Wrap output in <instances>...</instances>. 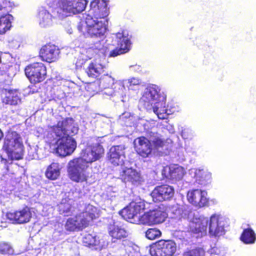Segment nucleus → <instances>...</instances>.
Wrapping results in <instances>:
<instances>
[{"label":"nucleus","mask_w":256,"mask_h":256,"mask_svg":"<svg viewBox=\"0 0 256 256\" xmlns=\"http://www.w3.org/2000/svg\"><path fill=\"white\" fill-rule=\"evenodd\" d=\"M192 172L195 174L196 182L202 186H206L210 181L211 174L203 169H192Z\"/></svg>","instance_id":"30"},{"label":"nucleus","mask_w":256,"mask_h":256,"mask_svg":"<svg viewBox=\"0 0 256 256\" xmlns=\"http://www.w3.org/2000/svg\"><path fill=\"white\" fill-rule=\"evenodd\" d=\"M186 150H188V147L186 146Z\"/></svg>","instance_id":"51"},{"label":"nucleus","mask_w":256,"mask_h":256,"mask_svg":"<svg viewBox=\"0 0 256 256\" xmlns=\"http://www.w3.org/2000/svg\"><path fill=\"white\" fill-rule=\"evenodd\" d=\"M162 235L161 232L158 228H149L146 232V236L149 240H154L160 238Z\"/></svg>","instance_id":"40"},{"label":"nucleus","mask_w":256,"mask_h":256,"mask_svg":"<svg viewBox=\"0 0 256 256\" xmlns=\"http://www.w3.org/2000/svg\"><path fill=\"white\" fill-rule=\"evenodd\" d=\"M68 33L71 34L72 32L70 31V32H68Z\"/></svg>","instance_id":"53"},{"label":"nucleus","mask_w":256,"mask_h":256,"mask_svg":"<svg viewBox=\"0 0 256 256\" xmlns=\"http://www.w3.org/2000/svg\"><path fill=\"white\" fill-rule=\"evenodd\" d=\"M226 224L224 218L220 214H214L209 218H202L190 222L189 229L190 232L196 234L198 237H201L206 235L208 226L210 236L219 237L225 234Z\"/></svg>","instance_id":"3"},{"label":"nucleus","mask_w":256,"mask_h":256,"mask_svg":"<svg viewBox=\"0 0 256 256\" xmlns=\"http://www.w3.org/2000/svg\"><path fill=\"white\" fill-rule=\"evenodd\" d=\"M57 7L68 14H75L83 12L88 3L86 0H55Z\"/></svg>","instance_id":"10"},{"label":"nucleus","mask_w":256,"mask_h":256,"mask_svg":"<svg viewBox=\"0 0 256 256\" xmlns=\"http://www.w3.org/2000/svg\"><path fill=\"white\" fill-rule=\"evenodd\" d=\"M82 242L86 246L94 247L95 250H101L104 246L95 234H86L82 238Z\"/></svg>","instance_id":"29"},{"label":"nucleus","mask_w":256,"mask_h":256,"mask_svg":"<svg viewBox=\"0 0 256 256\" xmlns=\"http://www.w3.org/2000/svg\"><path fill=\"white\" fill-rule=\"evenodd\" d=\"M181 136L186 140H191L194 136V133L190 128H184L182 130Z\"/></svg>","instance_id":"43"},{"label":"nucleus","mask_w":256,"mask_h":256,"mask_svg":"<svg viewBox=\"0 0 256 256\" xmlns=\"http://www.w3.org/2000/svg\"><path fill=\"white\" fill-rule=\"evenodd\" d=\"M104 40L99 41L94 44L93 46L94 49L98 50L99 54H102V56H106L108 50V44H104Z\"/></svg>","instance_id":"39"},{"label":"nucleus","mask_w":256,"mask_h":256,"mask_svg":"<svg viewBox=\"0 0 256 256\" xmlns=\"http://www.w3.org/2000/svg\"><path fill=\"white\" fill-rule=\"evenodd\" d=\"M59 54V48L54 44H46L40 51V56L42 60L48 62L56 61L58 58Z\"/></svg>","instance_id":"21"},{"label":"nucleus","mask_w":256,"mask_h":256,"mask_svg":"<svg viewBox=\"0 0 256 256\" xmlns=\"http://www.w3.org/2000/svg\"><path fill=\"white\" fill-rule=\"evenodd\" d=\"M3 148L8 154H16V158H20L23 150L20 136L16 132H8L4 139Z\"/></svg>","instance_id":"7"},{"label":"nucleus","mask_w":256,"mask_h":256,"mask_svg":"<svg viewBox=\"0 0 256 256\" xmlns=\"http://www.w3.org/2000/svg\"><path fill=\"white\" fill-rule=\"evenodd\" d=\"M104 20L86 16L84 21L80 22L78 29L85 37L101 38L106 32Z\"/></svg>","instance_id":"5"},{"label":"nucleus","mask_w":256,"mask_h":256,"mask_svg":"<svg viewBox=\"0 0 256 256\" xmlns=\"http://www.w3.org/2000/svg\"><path fill=\"white\" fill-rule=\"evenodd\" d=\"M72 200L70 199H63L58 204V210L60 214L64 216L70 215L73 212V208L72 206Z\"/></svg>","instance_id":"33"},{"label":"nucleus","mask_w":256,"mask_h":256,"mask_svg":"<svg viewBox=\"0 0 256 256\" xmlns=\"http://www.w3.org/2000/svg\"><path fill=\"white\" fill-rule=\"evenodd\" d=\"M1 62V52H0V63Z\"/></svg>","instance_id":"50"},{"label":"nucleus","mask_w":256,"mask_h":256,"mask_svg":"<svg viewBox=\"0 0 256 256\" xmlns=\"http://www.w3.org/2000/svg\"><path fill=\"white\" fill-rule=\"evenodd\" d=\"M36 18L41 28H48L53 24L54 18L44 6L38 8Z\"/></svg>","instance_id":"23"},{"label":"nucleus","mask_w":256,"mask_h":256,"mask_svg":"<svg viewBox=\"0 0 256 256\" xmlns=\"http://www.w3.org/2000/svg\"><path fill=\"white\" fill-rule=\"evenodd\" d=\"M166 100L162 102V104H156L152 106V110L156 114L158 118L164 120L167 118L168 116L174 112V110H168L165 108Z\"/></svg>","instance_id":"31"},{"label":"nucleus","mask_w":256,"mask_h":256,"mask_svg":"<svg viewBox=\"0 0 256 256\" xmlns=\"http://www.w3.org/2000/svg\"><path fill=\"white\" fill-rule=\"evenodd\" d=\"M0 252L2 254H13L14 250L10 244L2 242L0 244Z\"/></svg>","instance_id":"41"},{"label":"nucleus","mask_w":256,"mask_h":256,"mask_svg":"<svg viewBox=\"0 0 256 256\" xmlns=\"http://www.w3.org/2000/svg\"><path fill=\"white\" fill-rule=\"evenodd\" d=\"M170 133L173 134L174 132V128L172 126H170V128L168 129Z\"/></svg>","instance_id":"46"},{"label":"nucleus","mask_w":256,"mask_h":256,"mask_svg":"<svg viewBox=\"0 0 256 256\" xmlns=\"http://www.w3.org/2000/svg\"><path fill=\"white\" fill-rule=\"evenodd\" d=\"M136 152L144 158L149 156L152 151V147L150 140L144 137H140L134 141Z\"/></svg>","instance_id":"22"},{"label":"nucleus","mask_w":256,"mask_h":256,"mask_svg":"<svg viewBox=\"0 0 256 256\" xmlns=\"http://www.w3.org/2000/svg\"><path fill=\"white\" fill-rule=\"evenodd\" d=\"M145 208V202L144 200L138 199L132 202L128 206L122 209L120 214L126 220L134 223L138 221L140 222V217L138 214Z\"/></svg>","instance_id":"9"},{"label":"nucleus","mask_w":256,"mask_h":256,"mask_svg":"<svg viewBox=\"0 0 256 256\" xmlns=\"http://www.w3.org/2000/svg\"><path fill=\"white\" fill-rule=\"evenodd\" d=\"M164 174L166 178L175 180H181L185 174L184 168L182 166L176 164L164 168Z\"/></svg>","instance_id":"27"},{"label":"nucleus","mask_w":256,"mask_h":256,"mask_svg":"<svg viewBox=\"0 0 256 256\" xmlns=\"http://www.w3.org/2000/svg\"><path fill=\"white\" fill-rule=\"evenodd\" d=\"M3 137V134L0 129V140L2 139V138Z\"/></svg>","instance_id":"47"},{"label":"nucleus","mask_w":256,"mask_h":256,"mask_svg":"<svg viewBox=\"0 0 256 256\" xmlns=\"http://www.w3.org/2000/svg\"><path fill=\"white\" fill-rule=\"evenodd\" d=\"M25 74L31 82H40L46 78V68L42 63H33L26 68Z\"/></svg>","instance_id":"13"},{"label":"nucleus","mask_w":256,"mask_h":256,"mask_svg":"<svg viewBox=\"0 0 256 256\" xmlns=\"http://www.w3.org/2000/svg\"><path fill=\"white\" fill-rule=\"evenodd\" d=\"M212 256H218V254H214V255H212Z\"/></svg>","instance_id":"52"},{"label":"nucleus","mask_w":256,"mask_h":256,"mask_svg":"<svg viewBox=\"0 0 256 256\" xmlns=\"http://www.w3.org/2000/svg\"><path fill=\"white\" fill-rule=\"evenodd\" d=\"M13 16L10 14H7L0 17V34H2L10 30L12 26V22L13 20Z\"/></svg>","instance_id":"36"},{"label":"nucleus","mask_w":256,"mask_h":256,"mask_svg":"<svg viewBox=\"0 0 256 256\" xmlns=\"http://www.w3.org/2000/svg\"><path fill=\"white\" fill-rule=\"evenodd\" d=\"M170 212L173 214L174 218L181 219L187 216L188 211L185 210V207L178 204L172 206L170 208Z\"/></svg>","instance_id":"37"},{"label":"nucleus","mask_w":256,"mask_h":256,"mask_svg":"<svg viewBox=\"0 0 256 256\" xmlns=\"http://www.w3.org/2000/svg\"><path fill=\"white\" fill-rule=\"evenodd\" d=\"M108 2L107 0H93L86 16L104 20L109 14Z\"/></svg>","instance_id":"14"},{"label":"nucleus","mask_w":256,"mask_h":256,"mask_svg":"<svg viewBox=\"0 0 256 256\" xmlns=\"http://www.w3.org/2000/svg\"><path fill=\"white\" fill-rule=\"evenodd\" d=\"M98 216L96 208L91 204L86 206L84 210L75 216L68 219L65 228L70 232L78 231L88 226L89 222Z\"/></svg>","instance_id":"4"},{"label":"nucleus","mask_w":256,"mask_h":256,"mask_svg":"<svg viewBox=\"0 0 256 256\" xmlns=\"http://www.w3.org/2000/svg\"><path fill=\"white\" fill-rule=\"evenodd\" d=\"M93 50L89 48L87 50L82 49L80 52V55L76 59L75 62L76 68H81L82 65L85 63L88 59H90V54L92 53Z\"/></svg>","instance_id":"38"},{"label":"nucleus","mask_w":256,"mask_h":256,"mask_svg":"<svg viewBox=\"0 0 256 256\" xmlns=\"http://www.w3.org/2000/svg\"><path fill=\"white\" fill-rule=\"evenodd\" d=\"M104 66L99 58L91 60L86 68V72L89 77L96 78L104 71Z\"/></svg>","instance_id":"26"},{"label":"nucleus","mask_w":256,"mask_h":256,"mask_svg":"<svg viewBox=\"0 0 256 256\" xmlns=\"http://www.w3.org/2000/svg\"><path fill=\"white\" fill-rule=\"evenodd\" d=\"M240 239L245 244H254L256 241V234L252 228H248L244 230Z\"/></svg>","instance_id":"34"},{"label":"nucleus","mask_w":256,"mask_h":256,"mask_svg":"<svg viewBox=\"0 0 256 256\" xmlns=\"http://www.w3.org/2000/svg\"><path fill=\"white\" fill-rule=\"evenodd\" d=\"M118 48L111 50L110 46H108V52L107 55L110 57H115L118 55L128 52L130 48L131 43L130 38L126 32H118L115 34Z\"/></svg>","instance_id":"12"},{"label":"nucleus","mask_w":256,"mask_h":256,"mask_svg":"<svg viewBox=\"0 0 256 256\" xmlns=\"http://www.w3.org/2000/svg\"><path fill=\"white\" fill-rule=\"evenodd\" d=\"M104 150L100 144L88 146L82 150L79 158L70 160L68 164V172L72 180L76 182H86L90 176L87 170L89 164L100 160Z\"/></svg>","instance_id":"2"},{"label":"nucleus","mask_w":256,"mask_h":256,"mask_svg":"<svg viewBox=\"0 0 256 256\" xmlns=\"http://www.w3.org/2000/svg\"><path fill=\"white\" fill-rule=\"evenodd\" d=\"M128 114L124 113L122 116H120V118H122L124 115L127 114Z\"/></svg>","instance_id":"49"},{"label":"nucleus","mask_w":256,"mask_h":256,"mask_svg":"<svg viewBox=\"0 0 256 256\" xmlns=\"http://www.w3.org/2000/svg\"><path fill=\"white\" fill-rule=\"evenodd\" d=\"M207 192L200 189H194L189 190L186 195L188 201L192 205L202 208L208 205V200Z\"/></svg>","instance_id":"16"},{"label":"nucleus","mask_w":256,"mask_h":256,"mask_svg":"<svg viewBox=\"0 0 256 256\" xmlns=\"http://www.w3.org/2000/svg\"><path fill=\"white\" fill-rule=\"evenodd\" d=\"M8 219L12 223L22 224L28 222L31 218L32 213L29 208L26 206L16 211L10 212L7 213Z\"/></svg>","instance_id":"19"},{"label":"nucleus","mask_w":256,"mask_h":256,"mask_svg":"<svg viewBox=\"0 0 256 256\" xmlns=\"http://www.w3.org/2000/svg\"><path fill=\"white\" fill-rule=\"evenodd\" d=\"M130 68L132 71L137 72L141 71L140 66L139 65H138V64L130 66Z\"/></svg>","instance_id":"45"},{"label":"nucleus","mask_w":256,"mask_h":256,"mask_svg":"<svg viewBox=\"0 0 256 256\" xmlns=\"http://www.w3.org/2000/svg\"><path fill=\"white\" fill-rule=\"evenodd\" d=\"M150 144H152L154 148L159 150L168 149V144L171 143L172 140L170 139L166 140H164L161 136L158 133H152L150 134Z\"/></svg>","instance_id":"28"},{"label":"nucleus","mask_w":256,"mask_h":256,"mask_svg":"<svg viewBox=\"0 0 256 256\" xmlns=\"http://www.w3.org/2000/svg\"><path fill=\"white\" fill-rule=\"evenodd\" d=\"M168 214L164 211L160 209L150 210L145 212L140 218V223L151 226L163 222Z\"/></svg>","instance_id":"15"},{"label":"nucleus","mask_w":256,"mask_h":256,"mask_svg":"<svg viewBox=\"0 0 256 256\" xmlns=\"http://www.w3.org/2000/svg\"><path fill=\"white\" fill-rule=\"evenodd\" d=\"M108 233L112 238V242L126 238L128 236V232L121 226L116 224L114 222L110 223L108 228Z\"/></svg>","instance_id":"24"},{"label":"nucleus","mask_w":256,"mask_h":256,"mask_svg":"<svg viewBox=\"0 0 256 256\" xmlns=\"http://www.w3.org/2000/svg\"><path fill=\"white\" fill-rule=\"evenodd\" d=\"M205 252L202 249L196 248L184 252L182 256H204Z\"/></svg>","instance_id":"42"},{"label":"nucleus","mask_w":256,"mask_h":256,"mask_svg":"<svg viewBox=\"0 0 256 256\" xmlns=\"http://www.w3.org/2000/svg\"><path fill=\"white\" fill-rule=\"evenodd\" d=\"M3 102L12 106L18 105L21 103L20 94L16 90H10L3 99Z\"/></svg>","instance_id":"32"},{"label":"nucleus","mask_w":256,"mask_h":256,"mask_svg":"<svg viewBox=\"0 0 256 256\" xmlns=\"http://www.w3.org/2000/svg\"><path fill=\"white\" fill-rule=\"evenodd\" d=\"M125 149L124 145L112 146L108 154V158L110 162L114 166L125 165Z\"/></svg>","instance_id":"18"},{"label":"nucleus","mask_w":256,"mask_h":256,"mask_svg":"<svg viewBox=\"0 0 256 256\" xmlns=\"http://www.w3.org/2000/svg\"><path fill=\"white\" fill-rule=\"evenodd\" d=\"M176 250L174 241L162 240L150 246V253L152 256H174Z\"/></svg>","instance_id":"8"},{"label":"nucleus","mask_w":256,"mask_h":256,"mask_svg":"<svg viewBox=\"0 0 256 256\" xmlns=\"http://www.w3.org/2000/svg\"><path fill=\"white\" fill-rule=\"evenodd\" d=\"M52 125H50L44 137L49 144L50 151L60 156L71 154L76 147V142L70 134H77L78 128L72 118H57Z\"/></svg>","instance_id":"1"},{"label":"nucleus","mask_w":256,"mask_h":256,"mask_svg":"<svg viewBox=\"0 0 256 256\" xmlns=\"http://www.w3.org/2000/svg\"><path fill=\"white\" fill-rule=\"evenodd\" d=\"M60 169L61 166L58 162H52L48 167L46 172V176L48 179L56 180L60 175Z\"/></svg>","instance_id":"35"},{"label":"nucleus","mask_w":256,"mask_h":256,"mask_svg":"<svg viewBox=\"0 0 256 256\" xmlns=\"http://www.w3.org/2000/svg\"><path fill=\"white\" fill-rule=\"evenodd\" d=\"M119 177L128 186H137L140 185L144 181L140 172L125 165L121 167Z\"/></svg>","instance_id":"11"},{"label":"nucleus","mask_w":256,"mask_h":256,"mask_svg":"<svg viewBox=\"0 0 256 256\" xmlns=\"http://www.w3.org/2000/svg\"><path fill=\"white\" fill-rule=\"evenodd\" d=\"M166 100V96L164 92H160V88L156 85L151 84L144 90L140 102L147 110H151L154 104H161L162 105V102Z\"/></svg>","instance_id":"6"},{"label":"nucleus","mask_w":256,"mask_h":256,"mask_svg":"<svg viewBox=\"0 0 256 256\" xmlns=\"http://www.w3.org/2000/svg\"><path fill=\"white\" fill-rule=\"evenodd\" d=\"M214 251V248H212L211 250V251H210V254H212V252Z\"/></svg>","instance_id":"48"},{"label":"nucleus","mask_w":256,"mask_h":256,"mask_svg":"<svg viewBox=\"0 0 256 256\" xmlns=\"http://www.w3.org/2000/svg\"><path fill=\"white\" fill-rule=\"evenodd\" d=\"M114 79L110 75L104 74L102 76L100 80V86L105 90L104 94L108 96L116 95L118 92L114 88L116 82Z\"/></svg>","instance_id":"25"},{"label":"nucleus","mask_w":256,"mask_h":256,"mask_svg":"<svg viewBox=\"0 0 256 256\" xmlns=\"http://www.w3.org/2000/svg\"><path fill=\"white\" fill-rule=\"evenodd\" d=\"M39 148L37 146L30 148V150L28 151V154L31 156L32 159L40 158L38 154Z\"/></svg>","instance_id":"44"},{"label":"nucleus","mask_w":256,"mask_h":256,"mask_svg":"<svg viewBox=\"0 0 256 256\" xmlns=\"http://www.w3.org/2000/svg\"><path fill=\"white\" fill-rule=\"evenodd\" d=\"M142 84L141 79L138 77H130L124 80H119L116 82L114 88L118 94L123 96L125 94L126 86L129 90H134Z\"/></svg>","instance_id":"17"},{"label":"nucleus","mask_w":256,"mask_h":256,"mask_svg":"<svg viewBox=\"0 0 256 256\" xmlns=\"http://www.w3.org/2000/svg\"><path fill=\"white\" fill-rule=\"evenodd\" d=\"M174 194V188L164 184L156 186L152 192L151 196L156 201H162L169 200Z\"/></svg>","instance_id":"20"}]
</instances>
